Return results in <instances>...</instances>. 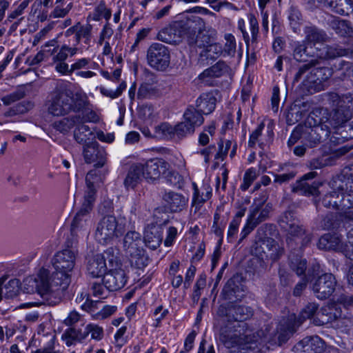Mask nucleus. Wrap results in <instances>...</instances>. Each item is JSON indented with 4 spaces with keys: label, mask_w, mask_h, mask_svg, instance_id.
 <instances>
[{
    "label": "nucleus",
    "mask_w": 353,
    "mask_h": 353,
    "mask_svg": "<svg viewBox=\"0 0 353 353\" xmlns=\"http://www.w3.org/2000/svg\"><path fill=\"white\" fill-rule=\"evenodd\" d=\"M319 59H312L301 65L296 73L294 81H299L305 76L301 85L304 94H311L325 90L328 86V80L333 74V70L329 67H316Z\"/></svg>",
    "instance_id": "nucleus-1"
},
{
    "label": "nucleus",
    "mask_w": 353,
    "mask_h": 353,
    "mask_svg": "<svg viewBox=\"0 0 353 353\" xmlns=\"http://www.w3.org/2000/svg\"><path fill=\"white\" fill-rule=\"evenodd\" d=\"M88 104V97L85 93H74L71 90L60 86L53 93L48 112L54 116H62L71 112H78L83 110Z\"/></svg>",
    "instance_id": "nucleus-2"
},
{
    "label": "nucleus",
    "mask_w": 353,
    "mask_h": 353,
    "mask_svg": "<svg viewBox=\"0 0 353 353\" xmlns=\"http://www.w3.org/2000/svg\"><path fill=\"white\" fill-rule=\"evenodd\" d=\"M76 256V251L65 249L57 252L53 257L54 272H50V278L52 285L57 287L61 293L70 283V276L75 265Z\"/></svg>",
    "instance_id": "nucleus-3"
},
{
    "label": "nucleus",
    "mask_w": 353,
    "mask_h": 353,
    "mask_svg": "<svg viewBox=\"0 0 353 353\" xmlns=\"http://www.w3.org/2000/svg\"><path fill=\"white\" fill-rule=\"evenodd\" d=\"M327 100L332 108L329 113V125L333 127L342 126L352 117L353 97L350 94L339 96L335 92L327 94Z\"/></svg>",
    "instance_id": "nucleus-4"
},
{
    "label": "nucleus",
    "mask_w": 353,
    "mask_h": 353,
    "mask_svg": "<svg viewBox=\"0 0 353 353\" xmlns=\"http://www.w3.org/2000/svg\"><path fill=\"white\" fill-rule=\"evenodd\" d=\"M141 234L134 230L128 231L123 239V248L130 257L132 265L143 269L148 264V257L143 246Z\"/></svg>",
    "instance_id": "nucleus-5"
},
{
    "label": "nucleus",
    "mask_w": 353,
    "mask_h": 353,
    "mask_svg": "<svg viewBox=\"0 0 353 353\" xmlns=\"http://www.w3.org/2000/svg\"><path fill=\"white\" fill-rule=\"evenodd\" d=\"M23 291L27 294L37 292L41 296H48L52 292L59 293V290L52 283L50 271L42 268L37 276H29L23 281Z\"/></svg>",
    "instance_id": "nucleus-6"
},
{
    "label": "nucleus",
    "mask_w": 353,
    "mask_h": 353,
    "mask_svg": "<svg viewBox=\"0 0 353 353\" xmlns=\"http://www.w3.org/2000/svg\"><path fill=\"white\" fill-rule=\"evenodd\" d=\"M265 201V196L261 199H257L254 200V203L250 207L246 223L241 232V238L239 243L246 238L259 224L269 218L270 213L272 211V205L270 203L264 205Z\"/></svg>",
    "instance_id": "nucleus-7"
},
{
    "label": "nucleus",
    "mask_w": 353,
    "mask_h": 353,
    "mask_svg": "<svg viewBox=\"0 0 353 353\" xmlns=\"http://www.w3.org/2000/svg\"><path fill=\"white\" fill-rule=\"evenodd\" d=\"M287 232L286 243L292 250H302L312 242L313 234L299 223L285 230Z\"/></svg>",
    "instance_id": "nucleus-8"
},
{
    "label": "nucleus",
    "mask_w": 353,
    "mask_h": 353,
    "mask_svg": "<svg viewBox=\"0 0 353 353\" xmlns=\"http://www.w3.org/2000/svg\"><path fill=\"white\" fill-rule=\"evenodd\" d=\"M260 339L259 334L257 336L254 335L251 337L250 335L241 336L236 334H221L220 341L228 349H234L233 352L238 353L242 352V350H248L254 349L252 344L256 343Z\"/></svg>",
    "instance_id": "nucleus-9"
},
{
    "label": "nucleus",
    "mask_w": 353,
    "mask_h": 353,
    "mask_svg": "<svg viewBox=\"0 0 353 353\" xmlns=\"http://www.w3.org/2000/svg\"><path fill=\"white\" fill-rule=\"evenodd\" d=\"M94 201L84 197L83 202L71 223V233L77 235L79 232L86 231L92 225L91 212Z\"/></svg>",
    "instance_id": "nucleus-10"
},
{
    "label": "nucleus",
    "mask_w": 353,
    "mask_h": 353,
    "mask_svg": "<svg viewBox=\"0 0 353 353\" xmlns=\"http://www.w3.org/2000/svg\"><path fill=\"white\" fill-rule=\"evenodd\" d=\"M203 115L194 106L189 105L183 114L184 121L176 125L178 137H183L187 134L193 133L196 127L203 123Z\"/></svg>",
    "instance_id": "nucleus-11"
},
{
    "label": "nucleus",
    "mask_w": 353,
    "mask_h": 353,
    "mask_svg": "<svg viewBox=\"0 0 353 353\" xmlns=\"http://www.w3.org/2000/svg\"><path fill=\"white\" fill-rule=\"evenodd\" d=\"M148 64L158 70H165L170 64V52L167 47L159 43L152 44L147 52Z\"/></svg>",
    "instance_id": "nucleus-12"
},
{
    "label": "nucleus",
    "mask_w": 353,
    "mask_h": 353,
    "mask_svg": "<svg viewBox=\"0 0 353 353\" xmlns=\"http://www.w3.org/2000/svg\"><path fill=\"white\" fill-rule=\"evenodd\" d=\"M83 157L85 162L93 163L94 167L103 168L108 162V154L105 148L95 141L83 148Z\"/></svg>",
    "instance_id": "nucleus-13"
},
{
    "label": "nucleus",
    "mask_w": 353,
    "mask_h": 353,
    "mask_svg": "<svg viewBox=\"0 0 353 353\" xmlns=\"http://www.w3.org/2000/svg\"><path fill=\"white\" fill-rule=\"evenodd\" d=\"M336 285L335 276L330 273L323 274L316 278L312 283V291L320 300L328 299L334 292Z\"/></svg>",
    "instance_id": "nucleus-14"
},
{
    "label": "nucleus",
    "mask_w": 353,
    "mask_h": 353,
    "mask_svg": "<svg viewBox=\"0 0 353 353\" xmlns=\"http://www.w3.org/2000/svg\"><path fill=\"white\" fill-rule=\"evenodd\" d=\"M117 221L115 216L108 215L103 217L97 225L95 236L101 243H105L119 236L117 230Z\"/></svg>",
    "instance_id": "nucleus-15"
},
{
    "label": "nucleus",
    "mask_w": 353,
    "mask_h": 353,
    "mask_svg": "<svg viewBox=\"0 0 353 353\" xmlns=\"http://www.w3.org/2000/svg\"><path fill=\"white\" fill-rule=\"evenodd\" d=\"M181 36H185L189 45H192L195 42L194 37L198 34L204 31L205 22L203 19L196 15H192L187 17L185 21H183L178 23Z\"/></svg>",
    "instance_id": "nucleus-16"
},
{
    "label": "nucleus",
    "mask_w": 353,
    "mask_h": 353,
    "mask_svg": "<svg viewBox=\"0 0 353 353\" xmlns=\"http://www.w3.org/2000/svg\"><path fill=\"white\" fill-rule=\"evenodd\" d=\"M267 225H263L258 228L255 237V241L252 246V252L265 260L268 256V252L273 248L275 240L270 237L265 236V230Z\"/></svg>",
    "instance_id": "nucleus-17"
},
{
    "label": "nucleus",
    "mask_w": 353,
    "mask_h": 353,
    "mask_svg": "<svg viewBox=\"0 0 353 353\" xmlns=\"http://www.w3.org/2000/svg\"><path fill=\"white\" fill-rule=\"evenodd\" d=\"M325 350V343L319 336H307L294 345V353H322Z\"/></svg>",
    "instance_id": "nucleus-18"
},
{
    "label": "nucleus",
    "mask_w": 353,
    "mask_h": 353,
    "mask_svg": "<svg viewBox=\"0 0 353 353\" xmlns=\"http://www.w3.org/2000/svg\"><path fill=\"white\" fill-rule=\"evenodd\" d=\"M107 172L108 169L105 167L103 168L94 167L87 173L85 176L87 190L85 198L95 201L97 187L103 182Z\"/></svg>",
    "instance_id": "nucleus-19"
},
{
    "label": "nucleus",
    "mask_w": 353,
    "mask_h": 353,
    "mask_svg": "<svg viewBox=\"0 0 353 353\" xmlns=\"http://www.w3.org/2000/svg\"><path fill=\"white\" fill-rule=\"evenodd\" d=\"M243 277L241 274H236L230 279L224 286L222 294L225 300L236 301L243 296Z\"/></svg>",
    "instance_id": "nucleus-20"
},
{
    "label": "nucleus",
    "mask_w": 353,
    "mask_h": 353,
    "mask_svg": "<svg viewBox=\"0 0 353 353\" xmlns=\"http://www.w3.org/2000/svg\"><path fill=\"white\" fill-rule=\"evenodd\" d=\"M144 178L146 179L156 180L161 174H165L170 165L162 159H151L142 163Z\"/></svg>",
    "instance_id": "nucleus-21"
},
{
    "label": "nucleus",
    "mask_w": 353,
    "mask_h": 353,
    "mask_svg": "<svg viewBox=\"0 0 353 353\" xmlns=\"http://www.w3.org/2000/svg\"><path fill=\"white\" fill-rule=\"evenodd\" d=\"M330 184L333 190L353 192V165L345 167Z\"/></svg>",
    "instance_id": "nucleus-22"
},
{
    "label": "nucleus",
    "mask_w": 353,
    "mask_h": 353,
    "mask_svg": "<svg viewBox=\"0 0 353 353\" xmlns=\"http://www.w3.org/2000/svg\"><path fill=\"white\" fill-rule=\"evenodd\" d=\"M305 141L311 148L316 147L327 139L330 129L327 127L304 125Z\"/></svg>",
    "instance_id": "nucleus-23"
},
{
    "label": "nucleus",
    "mask_w": 353,
    "mask_h": 353,
    "mask_svg": "<svg viewBox=\"0 0 353 353\" xmlns=\"http://www.w3.org/2000/svg\"><path fill=\"white\" fill-rule=\"evenodd\" d=\"M128 280L125 270L119 269L110 270L103 277L105 288L109 291H117L123 288Z\"/></svg>",
    "instance_id": "nucleus-24"
},
{
    "label": "nucleus",
    "mask_w": 353,
    "mask_h": 353,
    "mask_svg": "<svg viewBox=\"0 0 353 353\" xmlns=\"http://www.w3.org/2000/svg\"><path fill=\"white\" fill-rule=\"evenodd\" d=\"M316 7L322 5L340 15H349L353 12L352 0H313Z\"/></svg>",
    "instance_id": "nucleus-25"
},
{
    "label": "nucleus",
    "mask_w": 353,
    "mask_h": 353,
    "mask_svg": "<svg viewBox=\"0 0 353 353\" xmlns=\"http://www.w3.org/2000/svg\"><path fill=\"white\" fill-rule=\"evenodd\" d=\"M317 175L316 172H310L304 174L302 178L296 181L292 188V192L300 193L305 196H316L319 194V184L316 182L309 183L308 180L313 179Z\"/></svg>",
    "instance_id": "nucleus-26"
},
{
    "label": "nucleus",
    "mask_w": 353,
    "mask_h": 353,
    "mask_svg": "<svg viewBox=\"0 0 353 353\" xmlns=\"http://www.w3.org/2000/svg\"><path fill=\"white\" fill-rule=\"evenodd\" d=\"M340 316V307L336 305H327L322 307L313 319V324L321 326L328 323H334V321Z\"/></svg>",
    "instance_id": "nucleus-27"
},
{
    "label": "nucleus",
    "mask_w": 353,
    "mask_h": 353,
    "mask_svg": "<svg viewBox=\"0 0 353 353\" xmlns=\"http://www.w3.org/2000/svg\"><path fill=\"white\" fill-rule=\"evenodd\" d=\"M163 240V229L159 225L150 224L144 232L143 241L151 250H156L160 246Z\"/></svg>",
    "instance_id": "nucleus-28"
},
{
    "label": "nucleus",
    "mask_w": 353,
    "mask_h": 353,
    "mask_svg": "<svg viewBox=\"0 0 353 353\" xmlns=\"http://www.w3.org/2000/svg\"><path fill=\"white\" fill-rule=\"evenodd\" d=\"M107 271L105 258L97 254L88 259L87 272L92 278H99L105 275Z\"/></svg>",
    "instance_id": "nucleus-29"
},
{
    "label": "nucleus",
    "mask_w": 353,
    "mask_h": 353,
    "mask_svg": "<svg viewBox=\"0 0 353 353\" xmlns=\"http://www.w3.org/2000/svg\"><path fill=\"white\" fill-rule=\"evenodd\" d=\"M328 26L341 37H350L353 36V28L350 21L330 15L327 21Z\"/></svg>",
    "instance_id": "nucleus-30"
},
{
    "label": "nucleus",
    "mask_w": 353,
    "mask_h": 353,
    "mask_svg": "<svg viewBox=\"0 0 353 353\" xmlns=\"http://www.w3.org/2000/svg\"><path fill=\"white\" fill-rule=\"evenodd\" d=\"M165 206L172 212H181L187 205L188 199L181 194L169 192L163 196Z\"/></svg>",
    "instance_id": "nucleus-31"
},
{
    "label": "nucleus",
    "mask_w": 353,
    "mask_h": 353,
    "mask_svg": "<svg viewBox=\"0 0 353 353\" xmlns=\"http://www.w3.org/2000/svg\"><path fill=\"white\" fill-rule=\"evenodd\" d=\"M345 243L342 242L341 236L336 234H325L319 240L318 247L321 250L341 252Z\"/></svg>",
    "instance_id": "nucleus-32"
},
{
    "label": "nucleus",
    "mask_w": 353,
    "mask_h": 353,
    "mask_svg": "<svg viewBox=\"0 0 353 353\" xmlns=\"http://www.w3.org/2000/svg\"><path fill=\"white\" fill-rule=\"evenodd\" d=\"M304 41L307 46H315L328 41L329 37L326 32L314 26H306L304 28Z\"/></svg>",
    "instance_id": "nucleus-33"
},
{
    "label": "nucleus",
    "mask_w": 353,
    "mask_h": 353,
    "mask_svg": "<svg viewBox=\"0 0 353 353\" xmlns=\"http://www.w3.org/2000/svg\"><path fill=\"white\" fill-rule=\"evenodd\" d=\"M305 125L327 127L329 125V112L327 109L315 108L306 119Z\"/></svg>",
    "instance_id": "nucleus-34"
},
{
    "label": "nucleus",
    "mask_w": 353,
    "mask_h": 353,
    "mask_svg": "<svg viewBox=\"0 0 353 353\" xmlns=\"http://www.w3.org/2000/svg\"><path fill=\"white\" fill-rule=\"evenodd\" d=\"M96 136L90 127L84 123H77L74 130V139L79 144L86 146L95 141Z\"/></svg>",
    "instance_id": "nucleus-35"
},
{
    "label": "nucleus",
    "mask_w": 353,
    "mask_h": 353,
    "mask_svg": "<svg viewBox=\"0 0 353 353\" xmlns=\"http://www.w3.org/2000/svg\"><path fill=\"white\" fill-rule=\"evenodd\" d=\"M318 310V304L315 303H309L301 310L298 317L294 314L289 315L290 322H294L296 326H300L303 322L307 319H310L313 321L314 317L319 312Z\"/></svg>",
    "instance_id": "nucleus-36"
},
{
    "label": "nucleus",
    "mask_w": 353,
    "mask_h": 353,
    "mask_svg": "<svg viewBox=\"0 0 353 353\" xmlns=\"http://www.w3.org/2000/svg\"><path fill=\"white\" fill-rule=\"evenodd\" d=\"M143 169L141 163H134L130 166L124 181L127 188L133 189L141 181V178L144 177Z\"/></svg>",
    "instance_id": "nucleus-37"
},
{
    "label": "nucleus",
    "mask_w": 353,
    "mask_h": 353,
    "mask_svg": "<svg viewBox=\"0 0 353 353\" xmlns=\"http://www.w3.org/2000/svg\"><path fill=\"white\" fill-rule=\"evenodd\" d=\"M216 99L210 93L202 94L196 101L195 108L203 114H209L215 109Z\"/></svg>",
    "instance_id": "nucleus-38"
},
{
    "label": "nucleus",
    "mask_w": 353,
    "mask_h": 353,
    "mask_svg": "<svg viewBox=\"0 0 353 353\" xmlns=\"http://www.w3.org/2000/svg\"><path fill=\"white\" fill-rule=\"evenodd\" d=\"M181 37L178 23L163 28L157 34L159 40L168 43H177Z\"/></svg>",
    "instance_id": "nucleus-39"
},
{
    "label": "nucleus",
    "mask_w": 353,
    "mask_h": 353,
    "mask_svg": "<svg viewBox=\"0 0 353 353\" xmlns=\"http://www.w3.org/2000/svg\"><path fill=\"white\" fill-rule=\"evenodd\" d=\"M350 50L343 48L338 44L325 45L321 50L320 58L324 59H334L338 57L348 55Z\"/></svg>",
    "instance_id": "nucleus-40"
},
{
    "label": "nucleus",
    "mask_w": 353,
    "mask_h": 353,
    "mask_svg": "<svg viewBox=\"0 0 353 353\" xmlns=\"http://www.w3.org/2000/svg\"><path fill=\"white\" fill-rule=\"evenodd\" d=\"M230 67L223 61H219L210 68L205 70L199 77L201 81L207 77L218 78L228 73Z\"/></svg>",
    "instance_id": "nucleus-41"
},
{
    "label": "nucleus",
    "mask_w": 353,
    "mask_h": 353,
    "mask_svg": "<svg viewBox=\"0 0 353 353\" xmlns=\"http://www.w3.org/2000/svg\"><path fill=\"white\" fill-rule=\"evenodd\" d=\"M21 290V283L17 279H12L6 283L0 285V299L3 296L12 299L17 296Z\"/></svg>",
    "instance_id": "nucleus-42"
},
{
    "label": "nucleus",
    "mask_w": 353,
    "mask_h": 353,
    "mask_svg": "<svg viewBox=\"0 0 353 353\" xmlns=\"http://www.w3.org/2000/svg\"><path fill=\"white\" fill-rule=\"evenodd\" d=\"M76 36L74 37L76 42L81 41V39H83V43L89 46L92 37V26L88 23L82 25L80 22L77 23L73 26Z\"/></svg>",
    "instance_id": "nucleus-43"
},
{
    "label": "nucleus",
    "mask_w": 353,
    "mask_h": 353,
    "mask_svg": "<svg viewBox=\"0 0 353 353\" xmlns=\"http://www.w3.org/2000/svg\"><path fill=\"white\" fill-rule=\"evenodd\" d=\"M79 119V117L75 114L64 117L59 121H54L52 123V127L60 133L65 134L68 133L72 128L75 127L77 123V119Z\"/></svg>",
    "instance_id": "nucleus-44"
},
{
    "label": "nucleus",
    "mask_w": 353,
    "mask_h": 353,
    "mask_svg": "<svg viewBox=\"0 0 353 353\" xmlns=\"http://www.w3.org/2000/svg\"><path fill=\"white\" fill-rule=\"evenodd\" d=\"M86 337L87 332H85V330L82 332L81 330L74 327L67 329L62 336L68 346L72 345L76 341L80 342Z\"/></svg>",
    "instance_id": "nucleus-45"
},
{
    "label": "nucleus",
    "mask_w": 353,
    "mask_h": 353,
    "mask_svg": "<svg viewBox=\"0 0 353 353\" xmlns=\"http://www.w3.org/2000/svg\"><path fill=\"white\" fill-rule=\"evenodd\" d=\"M230 314L232 321H244L252 315L251 308L245 305L230 307Z\"/></svg>",
    "instance_id": "nucleus-46"
},
{
    "label": "nucleus",
    "mask_w": 353,
    "mask_h": 353,
    "mask_svg": "<svg viewBox=\"0 0 353 353\" xmlns=\"http://www.w3.org/2000/svg\"><path fill=\"white\" fill-rule=\"evenodd\" d=\"M223 53L222 46L216 43H212L207 45L199 53L201 57H205L206 59H217Z\"/></svg>",
    "instance_id": "nucleus-47"
},
{
    "label": "nucleus",
    "mask_w": 353,
    "mask_h": 353,
    "mask_svg": "<svg viewBox=\"0 0 353 353\" xmlns=\"http://www.w3.org/2000/svg\"><path fill=\"white\" fill-rule=\"evenodd\" d=\"M299 327V326H296V325L294 322H290V319L288 317L285 322V327L283 330H281L278 336L279 345H281L283 343H285L290 338V336L296 331Z\"/></svg>",
    "instance_id": "nucleus-48"
},
{
    "label": "nucleus",
    "mask_w": 353,
    "mask_h": 353,
    "mask_svg": "<svg viewBox=\"0 0 353 353\" xmlns=\"http://www.w3.org/2000/svg\"><path fill=\"white\" fill-rule=\"evenodd\" d=\"M339 192L334 190L324 196L322 204L326 208L339 210Z\"/></svg>",
    "instance_id": "nucleus-49"
},
{
    "label": "nucleus",
    "mask_w": 353,
    "mask_h": 353,
    "mask_svg": "<svg viewBox=\"0 0 353 353\" xmlns=\"http://www.w3.org/2000/svg\"><path fill=\"white\" fill-rule=\"evenodd\" d=\"M89 103L83 108V110H80L76 114V116H79V119H77V123H82L85 124L86 122L97 123L99 118L98 115L92 110H89L88 108Z\"/></svg>",
    "instance_id": "nucleus-50"
},
{
    "label": "nucleus",
    "mask_w": 353,
    "mask_h": 353,
    "mask_svg": "<svg viewBox=\"0 0 353 353\" xmlns=\"http://www.w3.org/2000/svg\"><path fill=\"white\" fill-rule=\"evenodd\" d=\"M299 222L295 213L291 210H286L279 219L280 225L284 230Z\"/></svg>",
    "instance_id": "nucleus-51"
},
{
    "label": "nucleus",
    "mask_w": 353,
    "mask_h": 353,
    "mask_svg": "<svg viewBox=\"0 0 353 353\" xmlns=\"http://www.w3.org/2000/svg\"><path fill=\"white\" fill-rule=\"evenodd\" d=\"M340 194L339 207L340 210H347L353 209V194L345 191H339Z\"/></svg>",
    "instance_id": "nucleus-52"
},
{
    "label": "nucleus",
    "mask_w": 353,
    "mask_h": 353,
    "mask_svg": "<svg viewBox=\"0 0 353 353\" xmlns=\"http://www.w3.org/2000/svg\"><path fill=\"white\" fill-rule=\"evenodd\" d=\"M301 139L305 141V129L303 125H297L292 131L288 142V146L292 147Z\"/></svg>",
    "instance_id": "nucleus-53"
},
{
    "label": "nucleus",
    "mask_w": 353,
    "mask_h": 353,
    "mask_svg": "<svg viewBox=\"0 0 353 353\" xmlns=\"http://www.w3.org/2000/svg\"><path fill=\"white\" fill-rule=\"evenodd\" d=\"M26 96L25 91L21 89L16 90L15 92L4 96L1 98V101L5 105H9L16 101H18L23 99Z\"/></svg>",
    "instance_id": "nucleus-54"
},
{
    "label": "nucleus",
    "mask_w": 353,
    "mask_h": 353,
    "mask_svg": "<svg viewBox=\"0 0 353 353\" xmlns=\"http://www.w3.org/2000/svg\"><path fill=\"white\" fill-rule=\"evenodd\" d=\"M307 44L303 41L301 43L298 42L294 50V58L298 61H304L307 57Z\"/></svg>",
    "instance_id": "nucleus-55"
},
{
    "label": "nucleus",
    "mask_w": 353,
    "mask_h": 353,
    "mask_svg": "<svg viewBox=\"0 0 353 353\" xmlns=\"http://www.w3.org/2000/svg\"><path fill=\"white\" fill-rule=\"evenodd\" d=\"M283 254L284 248L275 241L272 249L268 252V256L265 260L275 262L279 260Z\"/></svg>",
    "instance_id": "nucleus-56"
},
{
    "label": "nucleus",
    "mask_w": 353,
    "mask_h": 353,
    "mask_svg": "<svg viewBox=\"0 0 353 353\" xmlns=\"http://www.w3.org/2000/svg\"><path fill=\"white\" fill-rule=\"evenodd\" d=\"M155 131L157 134L161 136L168 137L172 134H176L178 136L176 125L174 127H172L166 123H161V125L155 127Z\"/></svg>",
    "instance_id": "nucleus-57"
},
{
    "label": "nucleus",
    "mask_w": 353,
    "mask_h": 353,
    "mask_svg": "<svg viewBox=\"0 0 353 353\" xmlns=\"http://www.w3.org/2000/svg\"><path fill=\"white\" fill-rule=\"evenodd\" d=\"M290 268L296 273L297 275H302L305 273L307 268V261L305 259H295L290 260Z\"/></svg>",
    "instance_id": "nucleus-58"
},
{
    "label": "nucleus",
    "mask_w": 353,
    "mask_h": 353,
    "mask_svg": "<svg viewBox=\"0 0 353 353\" xmlns=\"http://www.w3.org/2000/svg\"><path fill=\"white\" fill-rule=\"evenodd\" d=\"M226 43L225 44L223 52L228 56L234 57L236 52V41L234 37L231 34H227L225 36Z\"/></svg>",
    "instance_id": "nucleus-59"
},
{
    "label": "nucleus",
    "mask_w": 353,
    "mask_h": 353,
    "mask_svg": "<svg viewBox=\"0 0 353 353\" xmlns=\"http://www.w3.org/2000/svg\"><path fill=\"white\" fill-rule=\"evenodd\" d=\"M156 90L152 85L148 83H143L139 88L137 93V98L139 99H143L150 98L151 96L155 94Z\"/></svg>",
    "instance_id": "nucleus-60"
},
{
    "label": "nucleus",
    "mask_w": 353,
    "mask_h": 353,
    "mask_svg": "<svg viewBox=\"0 0 353 353\" xmlns=\"http://www.w3.org/2000/svg\"><path fill=\"white\" fill-rule=\"evenodd\" d=\"M195 42H194L191 46L196 45L200 48L205 49L207 45H210L211 43V37L208 33H204L203 31L201 33L198 34V35L194 37Z\"/></svg>",
    "instance_id": "nucleus-61"
},
{
    "label": "nucleus",
    "mask_w": 353,
    "mask_h": 353,
    "mask_svg": "<svg viewBox=\"0 0 353 353\" xmlns=\"http://www.w3.org/2000/svg\"><path fill=\"white\" fill-rule=\"evenodd\" d=\"M85 332H87V336L89 333H91L92 338L96 340H101L103 335V328L92 324H89L86 326Z\"/></svg>",
    "instance_id": "nucleus-62"
},
{
    "label": "nucleus",
    "mask_w": 353,
    "mask_h": 353,
    "mask_svg": "<svg viewBox=\"0 0 353 353\" xmlns=\"http://www.w3.org/2000/svg\"><path fill=\"white\" fill-rule=\"evenodd\" d=\"M118 250L113 248H108L103 254V256H105V261L108 260L109 263L112 267L114 265H117L118 264Z\"/></svg>",
    "instance_id": "nucleus-63"
},
{
    "label": "nucleus",
    "mask_w": 353,
    "mask_h": 353,
    "mask_svg": "<svg viewBox=\"0 0 353 353\" xmlns=\"http://www.w3.org/2000/svg\"><path fill=\"white\" fill-rule=\"evenodd\" d=\"M219 145V152L215 155V159H221L222 161L225 159V157L227 156V154L228 152V150L231 148L232 145V141H226L225 145H223V141H220L218 143Z\"/></svg>",
    "instance_id": "nucleus-64"
}]
</instances>
